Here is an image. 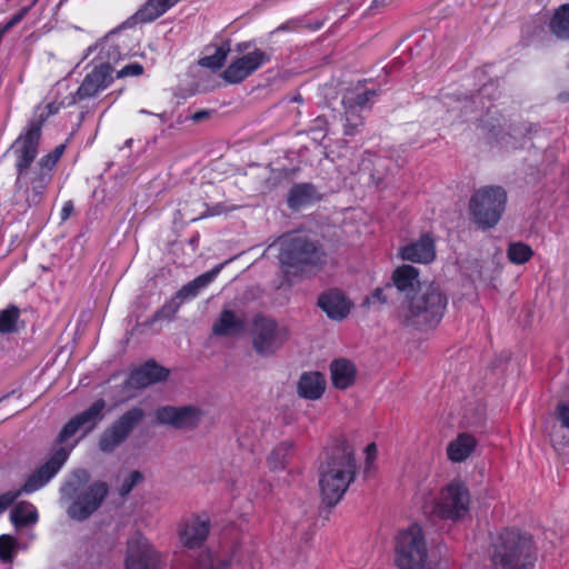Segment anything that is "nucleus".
Here are the masks:
<instances>
[{
  "mask_svg": "<svg viewBox=\"0 0 569 569\" xmlns=\"http://www.w3.org/2000/svg\"><path fill=\"white\" fill-rule=\"evenodd\" d=\"M254 46V40L241 41L236 44L234 51L243 56L244 52L248 53L252 48H256Z\"/></svg>",
  "mask_w": 569,
  "mask_h": 569,
  "instance_id": "50",
  "label": "nucleus"
},
{
  "mask_svg": "<svg viewBox=\"0 0 569 569\" xmlns=\"http://www.w3.org/2000/svg\"><path fill=\"white\" fill-rule=\"evenodd\" d=\"M378 93L376 90H366L363 92L357 93L353 98H348V106H352L357 110L366 108L371 99L376 97Z\"/></svg>",
  "mask_w": 569,
  "mask_h": 569,
  "instance_id": "44",
  "label": "nucleus"
},
{
  "mask_svg": "<svg viewBox=\"0 0 569 569\" xmlns=\"http://www.w3.org/2000/svg\"><path fill=\"white\" fill-rule=\"evenodd\" d=\"M251 73L271 61V53L259 48H253L248 53L239 57Z\"/></svg>",
  "mask_w": 569,
  "mask_h": 569,
  "instance_id": "36",
  "label": "nucleus"
},
{
  "mask_svg": "<svg viewBox=\"0 0 569 569\" xmlns=\"http://www.w3.org/2000/svg\"><path fill=\"white\" fill-rule=\"evenodd\" d=\"M180 0H147L119 29L132 28L136 24L149 23L174 7Z\"/></svg>",
  "mask_w": 569,
  "mask_h": 569,
  "instance_id": "20",
  "label": "nucleus"
},
{
  "mask_svg": "<svg viewBox=\"0 0 569 569\" xmlns=\"http://www.w3.org/2000/svg\"><path fill=\"white\" fill-rule=\"evenodd\" d=\"M399 257L405 261L428 264L436 260V239L432 232H423L420 237L402 246L399 249Z\"/></svg>",
  "mask_w": 569,
  "mask_h": 569,
  "instance_id": "16",
  "label": "nucleus"
},
{
  "mask_svg": "<svg viewBox=\"0 0 569 569\" xmlns=\"http://www.w3.org/2000/svg\"><path fill=\"white\" fill-rule=\"evenodd\" d=\"M46 121L47 116L43 114L30 119L24 130L11 144L10 150L14 156V170L28 169L37 159L42 126Z\"/></svg>",
  "mask_w": 569,
  "mask_h": 569,
  "instance_id": "10",
  "label": "nucleus"
},
{
  "mask_svg": "<svg viewBox=\"0 0 569 569\" xmlns=\"http://www.w3.org/2000/svg\"><path fill=\"white\" fill-rule=\"evenodd\" d=\"M489 558L493 569H533L537 561L531 536L510 528L491 536Z\"/></svg>",
  "mask_w": 569,
  "mask_h": 569,
  "instance_id": "4",
  "label": "nucleus"
},
{
  "mask_svg": "<svg viewBox=\"0 0 569 569\" xmlns=\"http://www.w3.org/2000/svg\"><path fill=\"white\" fill-rule=\"evenodd\" d=\"M449 298L435 281H423L408 296L401 311V323L420 332L432 331L441 323Z\"/></svg>",
  "mask_w": 569,
  "mask_h": 569,
  "instance_id": "3",
  "label": "nucleus"
},
{
  "mask_svg": "<svg viewBox=\"0 0 569 569\" xmlns=\"http://www.w3.org/2000/svg\"><path fill=\"white\" fill-rule=\"evenodd\" d=\"M289 330L279 327L277 321L262 315L253 320L252 346L261 356L273 355L289 339Z\"/></svg>",
  "mask_w": 569,
  "mask_h": 569,
  "instance_id": "12",
  "label": "nucleus"
},
{
  "mask_svg": "<svg viewBox=\"0 0 569 569\" xmlns=\"http://www.w3.org/2000/svg\"><path fill=\"white\" fill-rule=\"evenodd\" d=\"M522 38L528 43L533 42H545L548 39L549 31L547 27V21L542 20L540 17H533L529 22H527L521 29Z\"/></svg>",
  "mask_w": 569,
  "mask_h": 569,
  "instance_id": "33",
  "label": "nucleus"
},
{
  "mask_svg": "<svg viewBox=\"0 0 569 569\" xmlns=\"http://www.w3.org/2000/svg\"><path fill=\"white\" fill-rule=\"evenodd\" d=\"M246 323L232 310L224 309L213 322L212 332L217 336H234L244 330Z\"/></svg>",
  "mask_w": 569,
  "mask_h": 569,
  "instance_id": "30",
  "label": "nucleus"
},
{
  "mask_svg": "<svg viewBox=\"0 0 569 569\" xmlns=\"http://www.w3.org/2000/svg\"><path fill=\"white\" fill-rule=\"evenodd\" d=\"M419 277L418 268L403 263L392 271L387 289H396L398 293H406L408 298L422 283Z\"/></svg>",
  "mask_w": 569,
  "mask_h": 569,
  "instance_id": "22",
  "label": "nucleus"
},
{
  "mask_svg": "<svg viewBox=\"0 0 569 569\" xmlns=\"http://www.w3.org/2000/svg\"><path fill=\"white\" fill-rule=\"evenodd\" d=\"M37 0H33L29 6L22 7L17 13H14L4 24L2 28L3 31H9L13 27H16L18 23H20L23 18L29 13V11L33 8Z\"/></svg>",
  "mask_w": 569,
  "mask_h": 569,
  "instance_id": "46",
  "label": "nucleus"
},
{
  "mask_svg": "<svg viewBox=\"0 0 569 569\" xmlns=\"http://www.w3.org/2000/svg\"><path fill=\"white\" fill-rule=\"evenodd\" d=\"M550 37L560 42H569V2L553 9L547 21Z\"/></svg>",
  "mask_w": 569,
  "mask_h": 569,
  "instance_id": "24",
  "label": "nucleus"
},
{
  "mask_svg": "<svg viewBox=\"0 0 569 569\" xmlns=\"http://www.w3.org/2000/svg\"><path fill=\"white\" fill-rule=\"evenodd\" d=\"M74 210L73 202L71 200H68L63 203L61 211H60V219L61 221H66L70 218Z\"/></svg>",
  "mask_w": 569,
  "mask_h": 569,
  "instance_id": "51",
  "label": "nucleus"
},
{
  "mask_svg": "<svg viewBox=\"0 0 569 569\" xmlns=\"http://www.w3.org/2000/svg\"><path fill=\"white\" fill-rule=\"evenodd\" d=\"M90 473L86 469H77L62 488L63 495L71 500L67 512L77 521H83L94 513L108 496L109 488L104 481L89 485Z\"/></svg>",
  "mask_w": 569,
  "mask_h": 569,
  "instance_id": "6",
  "label": "nucleus"
},
{
  "mask_svg": "<svg viewBox=\"0 0 569 569\" xmlns=\"http://www.w3.org/2000/svg\"><path fill=\"white\" fill-rule=\"evenodd\" d=\"M209 532V518L192 516L183 522V526L179 531L180 541L184 547L189 549L200 548L207 540Z\"/></svg>",
  "mask_w": 569,
  "mask_h": 569,
  "instance_id": "21",
  "label": "nucleus"
},
{
  "mask_svg": "<svg viewBox=\"0 0 569 569\" xmlns=\"http://www.w3.org/2000/svg\"><path fill=\"white\" fill-rule=\"evenodd\" d=\"M556 415L561 426L569 429V401L559 402L556 408Z\"/></svg>",
  "mask_w": 569,
  "mask_h": 569,
  "instance_id": "49",
  "label": "nucleus"
},
{
  "mask_svg": "<svg viewBox=\"0 0 569 569\" xmlns=\"http://www.w3.org/2000/svg\"><path fill=\"white\" fill-rule=\"evenodd\" d=\"M322 26H323V22L317 21V22H313L312 24H310V29L313 31H317V30L321 29Z\"/></svg>",
  "mask_w": 569,
  "mask_h": 569,
  "instance_id": "59",
  "label": "nucleus"
},
{
  "mask_svg": "<svg viewBox=\"0 0 569 569\" xmlns=\"http://www.w3.org/2000/svg\"><path fill=\"white\" fill-rule=\"evenodd\" d=\"M252 73L240 58L234 59L222 72V78L230 84L241 83Z\"/></svg>",
  "mask_w": 569,
  "mask_h": 569,
  "instance_id": "35",
  "label": "nucleus"
},
{
  "mask_svg": "<svg viewBox=\"0 0 569 569\" xmlns=\"http://www.w3.org/2000/svg\"><path fill=\"white\" fill-rule=\"evenodd\" d=\"M320 200L316 187L309 182L295 183L289 190L288 207L293 210L307 207Z\"/></svg>",
  "mask_w": 569,
  "mask_h": 569,
  "instance_id": "29",
  "label": "nucleus"
},
{
  "mask_svg": "<svg viewBox=\"0 0 569 569\" xmlns=\"http://www.w3.org/2000/svg\"><path fill=\"white\" fill-rule=\"evenodd\" d=\"M142 479H143V475H142L140 471H138V470L132 471V472L129 475V477H127V478L122 481V483H121V486H120V488H119V495H120L121 497H126V496H128V495L131 492V490H132V489H133V488H134L139 482H141V481H142Z\"/></svg>",
  "mask_w": 569,
  "mask_h": 569,
  "instance_id": "45",
  "label": "nucleus"
},
{
  "mask_svg": "<svg viewBox=\"0 0 569 569\" xmlns=\"http://www.w3.org/2000/svg\"><path fill=\"white\" fill-rule=\"evenodd\" d=\"M191 569H231V561L209 552H202L197 558Z\"/></svg>",
  "mask_w": 569,
  "mask_h": 569,
  "instance_id": "38",
  "label": "nucleus"
},
{
  "mask_svg": "<svg viewBox=\"0 0 569 569\" xmlns=\"http://www.w3.org/2000/svg\"><path fill=\"white\" fill-rule=\"evenodd\" d=\"M156 418L159 423L169 425L177 429L192 428L198 425L201 411L193 406H164L157 409Z\"/></svg>",
  "mask_w": 569,
  "mask_h": 569,
  "instance_id": "17",
  "label": "nucleus"
},
{
  "mask_svg": "<svg viewBox=\"0 0 569 569\" xmlns=\"http://www.w3.org/2000/svg\"><path fill=\"white\" fill-rule=\"evenodd\" d=\"M318 471L321 500L332 508L341 501L358 475L352 446L345 438L333 440L323 450Z\"/></svg>",
  "mask_w": 569,
  "mask_h": 569,
  "instance_id": "1",
  "label": "nucleus"
},
{
  "mask_svg": "<svg viewBox=\"0 0 569 569\" xmlns=\"http://www.w3.org/2000/svg\"><path fill=\"white\" fill-rule=\"evenodd\" d=\"M168 376L169 371L166 368L159 366L156 361L150 360L129 373L128 378L123 382V389L139 390L152 383L163 381Z\"/></svg>",
  "mask_w": 569,
  "mask_h": 569,
  "instance_id": "19",
  "label": "nucleus"
},
{
  "mask_svg": "<svg viewBox=\"0 0 569 569\" xmlns=\"http://www.w3.org/2000/svg\"><path fill=\"white\" fill-rule=\"evenodd\" d=\"M558 100L562 103L569 102V92H561L558 96Z\"/></svg>",
  "mask_w": 569,
  "mask_h": 569,
  "instance_id": "56",
  "label": "nucleus"
},
{
  "mask_svg": "<svg viewBox=\"0 0 569 569\" xmlns=\"http://www.w3.org/2000/svg\"><path fill=\"white\" fill-rule=\"evenodd\" d=\"M229 52V42H224L216 49L213 54L202 58L201 64L213 70L221 69L226 63Z\"/></svg>",
  "mask_w": 569,
  "mask_h": 569,
  "instance_id": "40",
  "label": "nucleus"
},
{
  "mask_svg": "<svg viewBox=\"0 0 569 569\" xmlns=\"http://www.w3.org/2000/svg\"><path fill=\"white\" fill-rule=\"evenodd\" d=\"M393 300V289H387V282L383 287H377L370 296L366 298L368 305H387Z\"/></svg>",
  "mask_w": 569,
  "mask_h": 569,
  "instance_id": "42",
  "label": "nucleus"
},
{
  "mask_svg": "<svg viewBox=\"0 0 569 569\" xmlns=\"http://www.w3.org/2000/svg\"><path fill=\"white\" fill-rule=\"evenodd\" d=\"M181 302L174 297L166 301L148 320L149 325L156 323L162 320H172L178 310L180 309Z\"/></svg>",
  "mask_w": 569,
  "mask_h": 569,
  "instance_id": "39",
  "label": "nucleus"
},
{
  "mask_svg": "<svg viewBox=\"0 0 569 569\" xmlns=\"http://www.w3.org/2000/svg\"><path fill=\"white\" fill-rule=\"evenodd\" d=\"M278 29H279V30H289V27H288V24L286 23V24H281Z\"/></svg>",
  "mask_w": 569,
  "mask_h": 569,
  "instance_id": "61",
  "label": "nucleus"
},
{
  "mask_svg": "<svg viewBox=\"0 0 569 569\" xmlns=\"http://www.w3.org/2000/svg\"><path fill=\"white\" fill-rule=\"evenodd\" d=\"M486 128L488 129V131H489V133L491 134L492 138H497L498 137V133L496 132V126L495 124L487 123Z\"/></svg>",
  "mask_w": 569,
  "mask_h": 569,
  "instance_id": "55",
  "label": "nucleus"
},
{
  "mask_svg": "<svg viewBox=\"0 0 569 569\" xmlns=\"http://www.w3.org/2000/svg\"><path fill=\"white\" fill-rule=\"evenodd\" d=\"M526 131L528 133H531L532 131H536V126H533L532 123H529L527 127H526Z\"/></svg>",
  "mask_w": 569,
  "mask_h": 569,
  "instance_id": "60",
  "label": "nucleus"
},
{
  "mask_svg": "<svg viewBox=\"0 0 569 569\" xmlns=\"http://www.w3.org/2000/svg\"><path fill=\"white\" fill-rule=\"evenodd\" d=\"M507 200V191L500 186L476 190L469 201L471 221L481 230L496 227L506 210Z\"/></svg>",
  "mask_w": 569,
  "mask_h": 569,
  "instance_id": "7",
  "label": "nucleus"
},
{
  "mask_svg": "<svg viewBox=\"0 0 569 569\" xmlns=\"http://www.w3.org/2000/svg\"><path fill=\"white\" fill-rule=\"evenodd\" d=\"M470 492L460 479H453L445 486L433 507V513L441 519L457 521L469 512Z\"/></svg>",
  "mask_w": 569,
  "mask_h": 569,
  "instance_id": "9",
  "label": "nucleus"
},
{
  "mask_svg": "<svg viewBox=\"0 0 569 569\" xmlns=\"http://www.w3.org/2000/svg\"><path fill=\"white\" fill-rule=\"evenodd\" d=\"M47 108H48V110H49V111H48V113H42L43 116H47V118H48L50 114H53V113L58 110V108H57V107H54V104H53V103H49V104L47 106Z\"/></svg>",
  "mask_w": 569,
  "mask_h": 569,
  "instance_id": "57",
  "label": "nucleus"
},
{
  "mask_svg": "<svg viewBox=\"0 0 569 569\" xmlns=\"http://www.w3.org/2000/svg\"><path fill=\"white\" fill-rule=\"evenodd\" d=\"M116 37H117V41H116V43H114V48H116L117 50H119V49H120V30H114V31H112V32L110 33L109 41H110V40H113Z\"/></svg>",
  "mask_w": 569,
  "mask_h": 569,
  "instance_id": "54",
  "label": "nucleus"
},
{
  "mask_svg": "<svg viewBox=\"0 0 569 569\" xmlns=\"http://www.w3.org/2000/svg\"><path fill=\"white\" fill-rule=\"evenodd\" d=\"M118 54L121 56L122 52L118 51ZM123 56H128V52H123Z\"/></svg>",
  "mask_w": 569,
  "mask_h": 569,
  "instance_id": "62",
  "label": "nucleus"
},
{
  "mask_svg": "<svg viewBox=\"0 0 569 569\" xmlns=\"http://www.w3.org/2000/svg\"><path fill=\"white\" fill-rule=\"evenodd\" d=\"M113 69L109 62L94 67L79 86L76 96L79 100H86L97 96L108 88L113 81Z\"/></svg>",
  "mask_w": 569,
  "mask_h": 569,
  "instance_id": "18",
  "label": "nucleus"
},
{
  "mask_svg": "<svg viewBox=\"0 0 569 569\" xmlns=\"http://www.w3.org/2000/svg\"><path fill=\"white\" fill-rule=\"evenodd\" d=\"M210 117V111L209 110H198L196 111L191 117L190 119L198 123V122H201L206 119H208Z\"/></svg>",
  "mask_w": 569,
  "mask_h": 569,
  "instance_id": "52",
  "label": "nucleus"
},
{
  "mask_svg": "<svg viewBox=\"0 0 569 569\" xmlns=\"http://www.w3.org/2000/svg\"><path fill=\"white\" fill-rule=\"evenodd\" d=\"M223 263L214 266L211 270L196 277L193 280L183 284L176 293V298L182 303L188 299H192L199 295V292L210 284L219 274Z\"/></svg>",
  "mask_w": 569,
  "mask_h": 569,
  "instance_id": "26",
  "label": "nucleus"
},
{
  "mask_svg": "<svg viewBox=\"0 0 569 569\" xmlns=\"http://www.w3.org/2000/svg\"><path fill=\"white\" fill-rule=\"evenodd\" d=\"M144 418L140 407H132L103 430L98 440L100 451L110 453L127 440Z\"/></svg>",
  "mask_w": 569,
  "mask_h": 569,
  "instance_id": "11",
  "label": "nucleus"
},
{
  "mask_svg": "<svg viewBox=\"0 0 569 569\" xmlns=\"http://www.w3.org/2000/svg\"><path fill=\"white\" fill-rule=\"evenodd\" d=\"M326 389V379L318 371L303 372L298 381V393L308 400H318Z\"/></svg>",
  "mask_w": 569,
  "mask_h": 569,
  "instance_id": "28",
  "label": "nucleus"
},
{
  "mask_svg": "<svg viewBox=\"0 0 569 569\" xmlns=\"http://www.w3.org/2000/svg\"><path fill=\"white\" fill-rule=\"evenodd\" d=\"M20 492L17 490H10L0 495V513L6 511L18 498Z\"/></svg>",
  "mask_w": 569,
  "mask_h": 569,
  "instance_id": "48",
  "label": "nucleus"
},
{
  "mask_svg": "<svg viewBox=\"0 0 569 569\" xmlns=\"http://www.w3.org/2000/svg\"><path fill=\"white\" fill-rule=\"evenodd\" d=\"M273 246L278 247L279 267L289 283L317 273L327 262L322 244L300 232L292 231L280 236Z\"/></svg>",
  "mask_w": 569,
  "mask_h": 569,
  "instance_id": "2",
  "label": "nucleus"
},
{
  "mask_svg": "<svg viewBox=\"0 0 569 569\" xmlns=\"http://www.w3.org/2000/svg\"><path fill=\"white\" fill-rule=\"evenodd\" d=\"M367 461L373 460L377 456V446L375 442L369 443L366 447Z\"/></svg>",
  "mask_w": 569,
  "mask_h": 569,
  "instance_id": "53",
  "label": "nucleus"
},
{
  "mask_svg": "<svg viewBox=\"0 0 569 569\" xmlns=\"http://www.w3.org/2000/svg\"><path fill=\"white\" fill-rule=\"evenodd\" d=\"M477 445L478 441L472 435L461 432L448 443L447 457L456 463L466 461L476 450Z\"/></svg>",
  "mask_w": 569,
  "mask_h": 569,
  "instance_id": "25",
  "label": "nucleus"
},
{
  "mask_svg": "<svg viewBox=\"0 0 569 569\" xmlns=\"http://www.w3.org/2000/svg\"><path fill=\"white\" fill-rule=\"evenodd\" d=\"M395 563L398 569H422L428 557L423 530L418 523L398 532L395 540Z\"/></svg>",
  "mask_w": 569,
  "mask_h": 569,
  "instance_id": "8",
  "label": "nucleus"
},
{
  "mask_svg": "<svg viewBox=\"0 0 569 569\" xmlns=\"http://www.w3.org/2000/svg\"><path fill=\"white\" fill-rule=\"evenodd\" d=\"M220 211L217 210L216 208L211 209V210H208L206 213H203L200 218H206V217H210V216H216V214H219Z\"/></svg>",
  "mask_w": 569,
  "mask_h": 569,
  "instance_id": "58",
  "label": "nucleus"
},
{
  "mask_svg": "<svg viewBox=\"0 0 569 569\" xmlns=\"http://www.w3.org/2000/svg\"><path fill=\"white\" fill-rule=\"evenodd\" d=\"M331 381L335 388L345 390L356 381V366L348 359H336L330 363Z\"/></svg>",
  "mask_w": 569,
  "mask_h": 569,
  "instance_id": "27",
  "label": "nucleus"
},
{
  "mask_svg": "<svg viewBox=\"0 0 569 569\" xmlns=\"http://www.w3.org/2000/svg\"><path fill=\"white\" fill-rule=\"evenodd\" d=\"M346 123H345V134L346 136H355L359 133L360 128L363 126V118L360 116L358 110L352 106L346 107Z\"/></svg>",
  "mask_w": 569,
  "mask_h": 569,
  "instance_id": "41",
  "label": "nucleus"
},
{
  "mask_svg": "<svg viewBox=\"0 0 569 569\" xmlns=\"http://www.w3.org/2000/svg\"><path fill=\"white\" fill-rule=\"evenodd\" d=\"M70 455V449L59 448L39 468H37L26 480L17 492L32 493L47 485L62 468Z\"/></svg>",
  "mask_w": 569,
  "mask_h": 569,
  "instance_id": "15",
  "label": "nucleus"
},
{
  "mask_svg": "<svg viewBox=\"0 0 569 569\" xmlns=\"http://www.w3.org/2000/svg\"><path fill=\"white\" fill-rule=\"evenodd\" d=\"M17 541L10 535L0 536V559L4 562H11Z\"/></svg>",
  "mask_w": 569,
  "mask_h": 569,
  "instance_id": "43",
  "label": "nucleus"
},
{
  "mask_svg": "<svg viewBox=\"0 0 569 569\" xmlns=\"http://www.w3.org/2000/svg\"><path fill=\"white\" fill-rule=\"evenodd\" d=\"M318 306L328 318L338 321L345 319L351 309L350 301L337 289L322 292L318 298Z\"/></svg>",
  "mask_w": 569,
  "mask_h": 569,
  "instance_id": "23",
  "label": "nucleus"
},
{
  "mask_svg": "<svg viewBox=\"0 0 569 569\" xmlns=\"http://www.w3.org/2000/svg\"><path fill=\"white\" fill-rule=\"evenodd\" d=\"M293 447L295 442L292 440H284L273 448L267 458L269 469L272 471L284 470Z\"/></svg>",
  "mask_w": 569,
  "mask_h": 569,
  "instance_id": "31",
  "label": "nucleus"
},
{
  "mask_svg": "<svg viewBox=\"0 0 569 569\" xmlns=\"http://www.w3.org/2000/svg\"><path fill=\"white\" fill-rule=\"evenodd\" d=\"M37 508L28 501L18 502L10 513V520L14 527H26L38 521Z\"/></svg>",
  "mask_w": 569,
  "mask_h": 569,
  "instance_id": "32",
  "label": "nucleus"
},
{
  "mask_svg": "<svg viewBox=\"0 0 569 569\" xmlns=\"http://www.w3.org/2000/svg\"><path fill=\"white\" fill-rule=\"evenodd\" d=\"M532 248L521 241L511 242L507 249L508 260L513 264H523L533 257Z\"/></svg>",
  "mask_w": 569,
  "mask_h": 569,
  "instance_id": "37",
  "label": "nucleus"
},
{
  "mask_svg": "<svg viewBox=\"0 0 569 569\" xmlns=\"http://www.w3.org/2000/svg\"><path fill=\"white\" fill-rule=\"evenodd\" d=\"M64 151L66 144L60 143L42 156L33 167L16 170L14 192L22 194L27 208L38 207L46 200L57 164Z\"/></svg>",
  "mask_w": 569,
  "mask_h": 569,
  "instance_id": "5",
  "label": "nucleus"
},
{
  "mask_svg": "<svg viewBox=\"0 0 569 569\" xmlns=\"http://www.w3.org/2000/svg\"><path fill=\"white\" fill-rule=\"evenodd\" d=\"M160 556L150 541L139 531H134L127 541L126 569H158Z\"/></svg>",
  "mask_w": 569,
  "mask_h": 569,
  "instance_id": "13",
  "label": "nucleus"
},
{
  "mask_svg": "<svg viewBox=\"0 0 569 569\" xmlns=\"http://www.w3.org/2000/svg\"><path fill=\"white\" fill-rule=\"evenodd\" d=\"M143 66L141 63L132 62L118 70L116 78L139 77L143 73Z\"/></svg>",
  "mask_w": 569,
  "mask_h": 569,
  "instance_id": "47",
  "label": "nucleus"
},
{
  "mask_svg": "<svg viewBox=\"0 0 569 569\" xmlns=\"http://www.w3.org/2000/svg\"><path fill=\"white\" fill-rule=\"evenodd\" d=\"M104 399H97L89 408L77 413L62 427L57 441L63 443L81 429H83L84 435L92 431L104 418Z\"/></svg>",
  "mask_w": 569,
  "mask_h": 569,
  "instance_id": "14",
  "label": "nucleus"
},
{
  "mask_svg": "<svg viewBox=\"0 0 569 569\" xmlns=\"http://www.w3.org/2000/svg\"><path fill=\"white\" fill-rule=\"evenodd\" d=\"M20 309L16 305H9L0 310V333L9 335L19 331Z\"/></svg>",
  "mask_w": 569,
  "mask_h": 569,
  "instance_id": "34",
  "label": "nucleus"
}]
</instances>
